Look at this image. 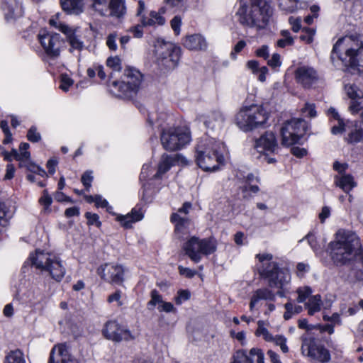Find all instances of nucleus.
I'll return each instance as SVG.
<instances>
[{"label":"nucleus","instance_id":"4be33fe9","mask_svg":"<svg viewBox=\"0 0 363 363\" xmlns=\"http://www.w3.org/2000/svg\"><path fill=\"white\" fill-rule=\"evenodd\" d=\"M2 9L7 21H12L22 16L23 10L19 0H3Z\"/></svg>","mask_w":363,"mask_h":363},{"label":"nucleus","instance_id":"49530a36","mask_svg":"<svg viewBox=\"0 0 363 363\" xmlns=\"http://www.w3.org/2000/svg\"><path fill=\"white\" fill-rule=\"evenodd\" d=\"M0 127L2 129L5 135V138L3 140L4 144H9L12 141V134L10 132L8 122L6 121H1L0 123Z\"/></svg>","mask_w":363,"mask_h":363},{"label":"nucleus","instance_id":"a19ab883","mask_svg":"<svg viewBox=\"0 0 363 363\" xmlns=\"http://www.w3.org/2000/svg\"><path fill=\"white\" fill-rule=\"evenodd\" d=\"M257 324L258 327L255 332V335L257 336H262L263 338L267 342L272 341L274 336L271 333H269L267 328L264 327L263 321L259 320L258 321Z\"/></svg>","mask_w":363,"mask_h":363},{"label":"nucleus","instance_id":"39448f33","mask_svg":"<svg viewBox=\"0 0 363 363\" xmlns=\"http://www.w3.org/2000/svg\"><path fill=\"white\" fill-rule=\"evenodd\" d=\"M256 258L262 264L258 269L259 275L268 280L270 288L282 289L290 281L288 272L279 268L278 264L272 262L273 256L269 253L257 254Z\"/></svg>","mask_w":363,"mask_h":363},{"label":"nucleus","instance_id":"e433bc0d","mask_svg":"<svg viewBox=\"0 0 363 363\" xmlns=\"http://www.w3.org/2000/svg\"><path fill=\"white\" fill-rule=\"evenodd\" d=\"M171 221L175 223L176 231L181 230L183 228L186 227L189 223V220L187 218L180 216L178 213L172 214Z\"/></svg>","mask_w":363,"mask_h":363},{"label":"nucleus","instance_id":"c756f323","mask_svg":"<svg viewBox=\"0 0 363 363\" xmlns=\"http://www.w3.org/2000/svg\"><path fill=\"white\" fill-rule=\"evenodd\" d=\"M140 22L144 26H163L166 21L160 12L152 11L147 16H143Z\"/></svg>","mask_w":363,"mask_h":363},{"label":"nucleus","instance_id":"bf43d9fd","mask_svg":"<svg viewBox=\"0 0 363 363\" xmlns=\"http://www.w3.org/2000/svg\"><path fill=\"white\" fill-rule=\"evenodd\" d=\"M52 202V199L49 195L48 190L45 189L43 196L39 199V203L44 206L45 208H48Z\"/></svg>","mask_w":363,"mask_h":363},{"label":"nucleus","instance_id":"2f4dec72","mask_svg":"<svg viewBox=\"0 0 363 363\" xmlns=\"http://www.w3.org/2000/svg\"><path fill=\"white\" fill-rule=\"evenodd\" d=\"M322 305L321 296L317 294L310 296L308 301L305 303V308L308 309V315H313L321 310Z\"/></svg>","mask_w":363,"mask_h":363},{"label":"nucleus","instance_id":"680f3d73","mask_svg":"<svg viewBox=\"0 0 363 363\" xmlns=\"http://www.w3.org/2000/svg\"><path fill=\"white\" fill-rule=\"evenodd\" d=\"M143 26L142 23L141 25H136L130 27L128 31L131 33L134 38H140L143 35Z\"/></svg>","mask_w":363,"mask_h":363},{"label":"nucleus","instance_id":"603ef678","mask_svg":"<svg viewBox=\"0 0 363 363\" xmlns=\"http://www.w3.org/2000/svg\"><path fill=\"white\" fill-rule=\"evenodd\" d=\"M92 172L86 171L82 176L81 182L85 187V190L89 191L91 186V182L93 181V176L91 175Z\"/></svg>","mask_w":363,"mask_h":363},{"label":"nucleus","instance_id":"338daca9","mask_svg":"<svg viewBox=\"0 0 363 363\" xmlns=\"http://www.w3.org/2000/svg\"><path fill=\"white\" fill-rule=\"evenodd\" d=\"M246 46V43L245 40H240L238 43L234 46L233 51L230 53V57L232 59H236V55L239 53Z\"/></svg>","mask_w":363,"mask_h":363},{"label":"nucleus","instance_id":"5fc2aeb1","mask_svg":"<svg viewBox=\"0 0 363 363\" xmlns=\"http://www.w3.org/2000/svg\"><path fill=\"white\" fill-rule=\"evenodd\" d=\"M27 138L32 143H37L40 140L41 135L37 131V128L35 126H32L28 131Z\"/></svg>","mask_w":363,"mask_h":363},{"label":"nucleus","instance_id":"72a5a7b5","mask_svg":"<svg viewBox=\"0 0 363 363\" xmlns=\"http://www.w3.org/2000/svg\"><path fill=\"white\" fill-rule=\"evenodd\" d=\"M4 363H26L23 353L19 349L11 350L5 356Z\"/></svg>","mask_w":363,"mask_h":363},{"label":"nucleus","instance_id":"f704fd0d","mask_svg":"<svg viewBox=\"0 0 363 363\" xmlns=\"http://www.w3.org/2000/svg\"><path fill=\"white\" fill-rule=\"evenodd\" d=\"M167 116V114L164 112L151 111L147 113V121L151 126L155 123H157L158 126H162Z\"/></svg>","mask_w":363,"mask_h":363},{"label":"nucleus","instance_id":"9b49d317","mask_svg":"<svg viewBox=\"0 0 363 363\" xmlns=\"http://www.w3.org/2000/svg\"><path fill=\"white\" fill-rule=\"evenodd\" d=\"M306 131V123L301 118L287 121L281 128V144L291 146L299 143Z\"/></svg>","mask_w":363,"mask_h":363},{"label":"nucleus","instance_id":"052dcab7","mask_svg":"<svg viewBox=\"0 0 363 363\" xmlns=\"http://www.w3.org/2000/svg\"><path fill=\"white\" fill-rule=\"evenodd\" d=\"M190 298V293L187 290H180L178 291L177 296L175 298V303L181 305L183 301H187Z\"/></svg>","mask_w":363,"mask_h":363},{"label":"nucleus","instance_id":"4468645a","mask_svg":"<svg viewBox=\"0 0 363 363\" xmlns=\"http://www.w3.org/2000/svg\"><path fill=\"white\" fill-rule=\"evenodd\" d=\"M38 39L45 53L50 57L56 58L60 56L62 45L60 34L42 31L38 34Z\"/></svg>","mask_w":363,"mask_h":363},{"label":"nucleus","instance_id":"7ed1b4c3","mask_svg":"<svg viewBox=\"0 0 363 363\" xmlns=\"http://www.w3.org/2000/svg\"><path fill=\"white\" fill-rule=\"evenodd\" d=\"M250 1V8L245 5L240 6L236 13L238 20L243 26L264 28L273 13L271 0Z\"/></svg>","mask_w":363,"mask_h":363},{"label":"nucleus","instance_id":"9d476101","mask_svg":"<svg viewBox=\"0 0 363 363\" xmlns=\"http://www.w3.org/2000/svg\"><path fill=\"white\" fill-rule=\"evenodd\" d=\"M143 82V74L135 68L125 69L124 79L121 82H110V86L118 88V91L128 97L135 94L140 89Z\"/></svg>","mask_w":363,"mask_h":363},{"label":"nucleus","instance_id":"7c9ffc66","mask_svg":"<svg viewBox=\"0 0 363 363\" xmlns=\"http://www.w3.org/2000/svg\"><path fill=\"white\" fill-rule=\"evenodd\" d=\"M175 159L167 154H163L161 160L158 164L157 172L152 175V179H160L162 176L169 170L173 165Z\"/></svg>","mask_w":363,"mask_h":363},{"label":"nucleus","instance_id":"4c0bfd02","mask_svg":"<svg viewBox=\"0 0 363 363\" xmlns=\"http://www.w3.org/2000/svg\"><path fill=\"white\" fill-rule=\"evenodd\" d=\"M281 38L278 40L277 45L278 47L284 48L286 46L292 45L294 43V38L291 36V34L287 30H282L280 33Z\"/></svg>","mask_w":363,"mask_h":363},{"label":"nucleus","instance_id":"4d7b16f0","mask_svg":"<svg viewBox=\"0 0 363 363\" xmlns=\"http://www.w3.org/2000/svg\"><path fill=\"white\" fill-rule=\"evenodd\" d=\"M85 217L87 219V224L89 225H96L97 227H99L101 225V223L99 220V217L96 213L86 212L85 213Z\"/></svg>","mask_w":363,"mask_h":363},{"label":"nucleus","instance_id":"dca6fc26","mask_svg":"<svg viewBox=\"0 0 363 363\" xmlns=\"http://www.w3.org/2000/svg\"><path fill=\"white\" fill-rule=\"evenodd\" d=\"M296 82L305 89H310L318 81L317 72L309 66H300L295 71Z\"/></svg>","mask_w":363,"mask_h":363},{"label":"nucleus","instance_id":"e2e57ef3","mask_svg":"<svg viewBox=\"0 0 363 363\" xmlns=\"http://www.w3.org/2000/svg\"><path fill=\"white\" fill-rule=\"evenodd\" d=\"M116 38L117 34L116 33H111L108 35L106 39V45L108 48L111 50H116L117 45H116Z\"/></svg>","mask_w":363,"mask_h":363},{"label":"nucleus","instance_id":"f257e3e1","mask_svg":"<svg viewBox=\"0 0 363 363\" xmlns=\"http://www.w3.org/2000/svg\"><path fill=\"white\" fill-rule=\"evenodd\" d=\"M361 246L357 235L351 231L340 229L328 245L331 259L337 266L350 265L358 258Z\"/></svg>","mask_w":363,"mask_h":363},{"label":"nucleus","instance_id":"ea45409f","mask_svg":"<svg viewBox=\"0 0 363 363\" xmlns=\"http://www.w3.org/2000/svg\"><path fill=\"white\" fill-rule=\"evenodd\" d=\"M279 8L286 12L292 13L297 9L298 0H278Z\"/></svg>","mask_w":363,"mask_h":363},{"label":"nucleus","instance_id":"423d86ee","mask_svg":"<svg viewBox=\"0 0 363 363\" xmlns=\"http://www.w3.org/2000/svg\"><path fill=\"white\" fill-rule=\"evenodd\" d=\"M31 264L43 272H48L55 281H60L65 274V268L60 257L56 255L37 250L30 254Z\"/></svg>","mask_w":363,"mask_h":363},{"label":"nucleus","instance_id":"20e7f679","mask_svg":"<svg viewBox=\"0 0 363 363\" xmlns=\"http://www.w3.org/2000/svg\"><path fill=\"white\" fill-rule=\"evenodd\" d=\"M223 144L213 139L206 140L197 145L196 161L198 166L207 172L216 171L224 162L222 149Z\"/></svg>","mask_w":363,"mask_h":363},{"label":"nucleus","instance_id":"69168bd1","mask_svg":"<svg viewBox=\"0 0 363 363\" xmlns=\"http://www.w3.org/2000/svg\"><path fill=\"white\" fill-rule=\"evenodd\" d=\"M159 311H164L166 313L176 312V309L173 304L170 302L163 301L160 305L158 306Z\"/></svg>","mask_w":363,"mask_h":363},{"label":"nucleus","instance_id":"cd10ccee","mask_svg":"<svg viewBox=\"0 0 363 363\" xmlns=\"http://www.w3.org/2000/svg\"><path fill=\"white\" fill-rule=\"evenodd\" d=\"M334 179L335 184L347 194L357 186L353 176L350 174H343L340 176L337 175Z\"/></svg>","mask_w":363,"mask_h":363},{"label":"nucleus","instance_id":"412c9836","mask_svg":"<svg viewBox=\"0 0 363 363\" xmlns=\"http://www.w3.org/2000/svg\"><path fill=\"white\" fill-rule=\"evenodd\" d=\"M307 350V355L319 362L328 363L330 361L331 357L329 350L320 344L311 342Z\"/></svg>","mask_w":363,"mask_h":363},{"label":"nucleus","instance_id":"c85d7f7f","mask_svg":"<svg viewBox=\"0 0 363 363\" xmlns=\"http://www.w3.org/2000/svg\"><path fill=\"white\" fill-rule=\"evenodd\" d=\"M62 9L69 14L78 15L83 12L84 0H60Z\"/></svg>","mask_w":363,"mask_h":363},{"label":"nucleus","instance_id":"a878e982","mask_svg":"<svg viewBox=\"0 0 363 363\" xmlns=\"http://www.w3.org/2000/svg\"><path fill=\"white\" fill-rule=\"evenodd\" d=\"M200 120L203 121L206 128L215 130L222 128L225 118L221 112L216 111Z\"/></svg>","mask_w":363,"mask_h":363},{"label":"nucleus","instance_id":"393cba45","mask_svg":"<svg viewBox=\"0 0 363 363\" xmlns=\"http://www.w3.org/2000/svg\"><path fill=\"white\" fill-rule=\"evenodd\" d=\"M143 218V213L140 208L137 206L133 208L130 213L126 215H119L117 216V220L125 228H130L132 223L140 221Z\"/></svg>","mask_w":363,"mask_h":363},{"label":"nucleus","instance_id":"0e129e2a","mask_svg":"<svg viewBox=\"0 0 363 363\" xmlns=\"http://www.w3.org/2000/svg\"><path fill=\"white\" fill-rule=\"evenodd\" d=\"M121 291L117 290L115 293L108 296L107 298V301L111 303L114 301L117 302L118 306H121L123 305L122 301H121Z\"/></svg>","mask_w":363,"mask_h":363},{"label":"nucleus","instance_id":"774afa93","mask_svg":"<svg viewBox=\"0 0 363 363\" xmlns=\"http://www.w3.org/2000/svg\"><path fill=\"white\" fill-rule=\"evenodd\" d=\"M255 54L257 57L267 60L269 56V47L267 45H262L259 48L256 50Z\"/></svg>","mask_w":363,"mask_h":363},{"label":"nucleus","instance_id":"37998d69","mask_svg":"<svg viewBox=\"0 0 363 363\" xmlns=\"http://www.w3.org/2000/svg\"><path fill=\"white\" fill-rule=\"evenodd\" d=\"M151 299L147 303V306L149 309H152V308L155 307L157 304L160 305L162 302V297L159 294V292L157 290H152L151 291Z\"/></svg>","mask_w":363,"mask_h":363},{"label":"nucleus","instance_id":"f3484780","mask_svg":"<svg viewBox=\"0 0 363 363\" xmlns=\"http://www.w3.org/2000/svg\"><path fill=\"white\" fill-rule=\"evenodd\" d=\"M232 363H257L264 362V353L260 349L252 348L249 352L244 350H238L233 357Z\"/></svg>","mask_w":363,"mask_h":363},{"label":"nucleus","instance_id":"1a4fd4ad","mask_svg":"<svg viewBox=\"0 0 363 363\" xmlns=\"http://www.w3.org/2000/svg\"><path fill=\"white\" fill-rule=\"evenodd\" d=\"M185 254L194 262L201 259V255H208L213 253L216 250V242L212 239L200 240L196 237H191L183 246Z\"/></svg>","mask_w":363,"mask_h":363},{"label":"nucleus","instance_id":"aec40b11","mask_svg":"<svg viewBox=\"0 0 363 363\" xmlns=\"http://www.w3.org/2000/svg\"><path fill=\"white\" fill-rule=\"evenodd\" d=\"M255 148L259 152H274L278 148L275 135L272 132H266L255 140Z\"/></svg>","mask_w":363,"mask_h":363},{"label":"nucleus","instance_id":"a211bd4d","mask_svg":"<svg viewBox=\"0 0 363 363\" xmlns=\"http://www.w3.org/2000/svg\"><path fill=\"white\" fill-rule=\"evenodd\" d=\"M48 363H77L65 344L55 345L52 349Z\"/></svg>","mask_w":363,"mask_h":363},{"label":"nucleus","instance_id":"b1692460","mask_svg":"<svg viewBox=\"0 0 363 363\" xmlns=\"http://www.w3.org/2000/svg\"><path fill=\"white\" fill-rule=\"evenodd\" d=\"M184 45L190 50H203L207 48V42L202 35L193 34L184 38Z\"/></svg>","mask_w":363,"mask_h":363},{"label":"nucleus","instance_id":"bb28decb","mask_svg":"<svg viewBox=\"0 0 363 363\" xmlns=\"http://www.w3.org/2000/svg\"><path fill=\"white\" fill-rule=\"evenodd\" d=\"M349 278L351 281L363 280V250H362L360 247L358 258L353 262L350 267Z\"/></svg>","mask_w":363,"mask_h":363},{"label":"nucleus","instance_id":"f03ea898","mask_svg":"<svg viewBox=\"0 0 363 363\" xmlns=\"http://www.w3.org/2000/svg\"><path fill=\"white\" fill-rule=\"evenodd\" d=\"M335 55L340 59L346 67H359L363 71V44L357 35L342 37L334 45L331 59Z\"/></svg>","mask_w":363,"mask_h":363},{"label":"nucleus","instance_id":"a18cd8bd","mask_svg":"<svg viewBox=\"0 0 363 363\" xmlns=\"http://www.w3.org/2000/svg\"><path fill=\"white\" fill-rule=\"evenodd\" d=\"M272 342H274L276 345L279 346L283 352L286 353L289 352V347L286 345V338L284 335H279L273 337Z\"/></svg>","mask_w":363,"mask_h":363},{"label":"nucleus","instance_id":"c9c22d12","mask_svg":"<svg viewBox=\"0 0 363 363\" xmlns=\"http://www.w3.org/2000/svg\"><path fill=\"white\" fill-rule=\"evenodd\" d=\"M286 309L284 313L285 320H289L294 315L298 314L303 311V307L299 305H294L291 302H288L284 305Z\"/></svg>","mask_w":363,"mask_h":363},{"label":"nucleus","instance_id":"79ce46f5","mask_svg":"<svg viewBox=\"0 0 363 363\" xmlns=\"http://www.w3.org/2000/svg\"><path fill=\"white\" fill-rule=\"evenodd\" d=\"M301 113L305 117L315 118L317 116L315 104L306 102L301 108Z\"/></svg>","mask_w":363,"mask_h":363},{"label":"nucleus","instance_id":"473e14b6","mask_svg":"<svg viewBox=\"0 0 363 363\" xmlns=\"http://www.w3.org/2000/svg\"><path fill=\"white\" fill-rule=\"evenodd\" d=\"M108 10L111 16L120 18L125 12V7L123 0H110Z\"/></svg>","mask_w":363,"mask_h":363},{"label":"nucleus","instance_id":"58836bf2","mask_svg":"<svg viewBox=\"0 0 363 363\" xmlns=\"http://www.w3.org/2000/svg\"><path fill=\"white\" fill-rule=\"evenodd\" d=\"M296 293L298 294L297 301L298 303H303L307 298L308 299L310 296H312L313 291L310 286H304L298 287Z\"/></svg>","mask_w":363,"mask_h":363},{"label":"nucleus","instance_id":"2eb2a0df","mask_svg":"<svg viewBox=\"0 0 363 363\" xmlns=\"http://www.w3.org/2000/svg\"><path fill=\"white\" fill-rule=\"evenodd\" d=\"M162 63L167 68H174L180 59L181 49L175 45L167 43L157 50Z\"/></svg>","mask_w":363,"mask_h":363},{"label":"nucleus","instance_id":"c03bdc74","mask_svg":"<svg viewBox=\"0 0 363 363\" xmlns=\"http://www.w3.org/2000/svg\"><path fill=\"white\" fill-rule=\"evenodd\" d=\"M12 153L13 154L14 159L20 161L19 167H21L26 164L25 160H28L30 158V154L28 151H23L20 154L16 149H12Z\"/></svg>","mask_w":363,"mask_h":363},{"label":"nucleus","instance_id":"09e8293b","mask_svg":"<svg viewBox=\"0 0 363 363\" xmlns=\"http://www.w3.org/2000/svg\"><path fill=\"white\" fill-rule=\"evenodd\" d=\"M74 81L67 75V74H62L60 79V88L64 91H67L69 88L72 86Z\"/></svg>","mask_w":363,"mask_h":363},{"label":"nucleus","instance_id":"0eeeda50","mask_svg":"<svg viewBox=\"0 0 363 363\" xmlns=\"http://www.w3.org/2000/svg\"><path fill=\"white\" fill-rule=\"evenodd\" d=\"M269 116L262 106L251 105L240 109L235 116V123L243 131H250L264 125Z\"/></svg>","mask_w":363,"mask_h":363},{"label":"nucleus","instance_id":"3c124183","mask_svg":"<svg viewBox=\"0 0 363 363\" xmlns=\"http://www.w3.org/2000/svg\"><path fill=\"white\" fill-rule=\"evenodd\" d=\"M303 33L300 35V39L307 43H311L313 40L315 30L312 28H305L303 29Z\"/></svg>","mask_w":363,"mask_h":363},{"label":"nucleus","instance_id":"f8f14e48","mask_svg":"<svg viewBox=\"0 0 363 363\" xmlns=\"http://www.w3.org/2000/svg\"><path fill=\"white\" fill-rule=\"evenodd\" d=\"M102 332L107 340L115 342H128L136 338V335L130 330L121 325L115 320L108 321L105 324Z\"/></svg>","mask_w":363,"mask_h":363},{"label":"nucleus","instance_id":"6ab92c4d","mask_svg":"<svg viewBox=\"0 0 363 363\" xmlns=\"http://www.w3.org/2000/svg\"><path fill=\"white\" fill-rule=\"evenodd\" d=\"M345 89L347 95L351 99L349 106L350 112L353 114L363 109V92L354 84H346Z\"/></svg>","mask_w":363,"mask_h":363},{"label":"nucleus","instance_id":"5701e85b","mask_svg":"<svg viewBox=\"0 0 363 363\" xmlns=\"http://www.w3.org/2000/svg\"><path fill=\"white\" fill-rule=\"evenodd\" d=\"M276 294L268 288L258 289L252 295L250 302V310L252 311L260 301H274Z\"/></svg>","mask_w":363,"mask_h":363},{"label":"nucleus","instance_id":"de8ad7c7","mask_svg":"<svg viewBox=\"0 0 363 363\" xmlns=\"http://www.w3.org/2000/svg\"><path fill=\"white\" fill-rule=\"evenodd\" d=\"M349 142L359 143L363 142V129H355L349 134Z\"/></svg>","mask_w":363,"mask_h":363},{"label":"nucleus","instance_id":"6e6552de","mask_svg":"<svg viewBox=\"0 0 363 363\" xmlns=\"http://www.w3.org/2000/svg\"><path fill=\"white\" fill-rule=\"evenodd\" d=\"M160 140L166 150L176 151L189 143L191 135L189 129L185 127L170 128L162 130Z\"/></svg>","mask_w":363,"mask_h":363},{"label":"nucleus","instance_id":"6e6d98bb","mask_svg":"<svg viewBox=\"0 0 363 363\" xmlns=\"http://www.w3.org/2000/svg\"><path fill=\"white\" fill-rule=\"evenodd\" d=\"M182 18L179 16H175L170 21V26L176 35H179L181 31Z\"/></svg>","mask_w":363,"mask_h":363},{"label":"nucleus","instance_id":"8fccbe9b","mask_svg":"<svg viewBox=\"0 0 363 363\" xmlns=\"http://www.w3.org/2000/svg\"><path fill=\"white\" fill-rule=\"evenodd\" d=\"M106 65L114 71H120L121 69V62L118 57H111L107 59Z\"/></svg>","mask_w":363,"mask_h":363},{"label":"nucleus","instance_id":"13d9d810","mask_svg":"<svg viewBox=\"0 0 363 363\" xmlns=\"http://www.w3.org/2000/svg\"><path fill=\"white\" fill-rule=\"evenodd\" d=\"M9 208L6 203L0 200V225H4L7 221Z\"/></svg>","mask_w":363,"mask_h":363},{"label":"nucleus","instance_id":"864d4df0","mask_svg":"<svg viewBox=\"0 0 363 363\" xmlns=\"http://www.w3.org/2000/svg\"><path fill=\"white\" fill-rule=\"evenodd\" d=\"M72 48L81 50L84 48V43L74 33L67 38Z\"/></svg>","mask_w":363,"mask_h":363},{"label":"nucleus","instance_id":"ddd939ff","mask_svg":"<svg viewBox=\"0 0 363 363\" xmlns=\"http://www.w3.org/2000/svg\"><path fill=\"white\" fill-rule=\"evenodd\" d=\"M124 272L123 266L113 263H106L97 269V274L102 279L115 285L123 284Z\"/></svg>","mask_w":363,"mask_h":363}]
</instances>
